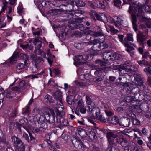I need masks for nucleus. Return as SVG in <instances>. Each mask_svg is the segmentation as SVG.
<instances>
[{
	"instance_id": "obj_38",
	"label": "nucleus",
	"mask_w": 151,
	"mask_h": 151,
	"mask_svg": "<svg viewBox=\"0 0 151 151\" xmlns=\"http://www.w3.org/2000/svg\"><path fill=\"white\" fill-rule=\"evenodd\" d=\"M114 5L120 8V6L121 5V2L120 0H114Z\"/></svg>"
},
{
	"instance_id": "obj_4",
	"label": "nucleus",
	"mask_w": 151,
	"mask_h": 151,
	"mask_svg": "<svg viewBox=\"0 0 151 151\" xmlns=\"http://www.w3.org/2000/svg\"><path fill=\"white\" fill-rule=\"evenodd\" d=\"M84 43L86 45H93L92 47V50L94 52L93 53L94 55L97 54L98 51L103 49L101 47L104 44L100 41V39H95L93 40H91L89 42H85Z\"/></svg>"
},
{
	"instance_id": "obj_21",
	"label": "nucleus",
	"mask_w": 151,
	"mask_h": 151,
	"mask_svg": "<svg viewBox=\"0 0 151 151\" xmlns=\"http://www.w3.org/2000/svg\"><path fill=\"white\" fill-rule=\"evenodd\" d=\"M42 113L45 116L47 115L48 116H49L50 115V113L53 114L54 113V111L51 109L46 108L43 111Z\"/></svg>"
},
{
	"instance_id": "obj_16",
	"label": "nucleus",
	"mask_w": 151,
	"mask_h": 151,
	"mask_svg": "<svg viewBox=\"0 0 151 151\" xmlns=\"http://www.w3.org/2000/svg\"><path fill=\"white\" fill-rule=\"evenodd\" d=\"M88 35H87L86 38L87 39L89 37V35H91L94 36L95 37H96L99 36H102L103 35V33L101 32L98 31L97 32H94L89 30L88 31Z\"/></svg>"
},
{
	"instance_id": "obj_8",
	"label": "nucleus",
	"mask_w": 151,
	"mask_h": 151,
	"mask_svg": "<svg viewBox=\"0 0 151 151\" xmlns=\"http://www.w3.org/2000/svg\"><path fill=\"white\" fill-rule=\"evenodd\" d=\"M32 58L34 61L35 66L33 67L32 69V72L33 73H36L37 72V65L40 63H42L44 62V60L40 57H37L35 55H33L32 56Z\"/></svg>"
},
{
	"instance_id": "obj_57",
	"label": "nucleus",
	"mask_w": 151,
	"mask_h": 151,
	"mask_svg": "<svg viewBox=\"0 0 151 151\" xmlns=\"http://www.w3.org/2000/svg\"><path fill=\"white\" fill-rule=\"evenodd\" d=\"M53 72L56 75H59L60 73V71L57 68L54 69L53 70Z\"/></svg>"
},
{
	"instance_id": "obj_5",
	"label": "nucleus",
	"mask_w": 151,
	"mask_h": 151,
	"mask_svg": "<svg viewBox=\"0 0 151 151\" xmlns=\"http://www.w3.org/2000/svg\"><path fill=\"white\" fill-rule=\"evenodd\" d=\"M34 45L35 46V48L36 49L35 50V51H37V50H38V53L42 57L46 58V55L45 52L42 51L40 49V48L42 47V42L39 40L38 38H36L34 39L33 41Z\"/></svg>"
},
{
	"instance_id": "obj_27",
	"label": "nucleus",
	"mask_w": 151,
	"mask_h": 151,
	"mask_svg": "<svg viewBox=\"0 0 151 151\" xmlns=\"http://www.w3.org/2000/svg\"><path fill=\"white\" fill-rule=\"evenodd\" d=\"M119 74L120 75H123L125 74H126L127 72L126 69L124 66H120V68H119Z\"/></svg>"
},
{
	"instance_id": "obj_12",
	"label": "nucleus",
	"mask_w": 151,
	"mask_h": 151,
	"mask_svg": "<svg viewBox=\"0 0 151 151\" xmlns=\"http://www.w3.org/2000/svg\"><path fill=\"white\" fill-rule=\"evenodd\" d=\"M106 136L110 145L111 147L113 146L114 145V139L115 138H116L118 136L114 134L112 132H110L108 133Z\"/></svg>"
},
{
	"instance_id": "obj_11",
	"label": "nucleus",
	"mask_w": 151,
	"mask_h": 151,
	"mask_svg": "<svg viewBox=\"0 0 151 151\" xmlns=\"http://www.w3.org/2000/svg\"><path fill=\"white\" fill-rule=\"evenodd\" d=\"M134 77V79L135 80L136 84L139 86L141 87V89H144L145 86L143 85V82L142 80L141 79L140 75L138 74H134L133 75Z\"/></svg>"
},
{
	"instance_id": "obj_49",
	"label": "nucleus",
	"mask_w": 151,
	"mask_h": 151,
	"mask_svg": "<svg viewBox=\"0 0 151 151\" xmlns=\"http://www.w3.org/2000/svg\"><path fill=\"white\" fill-rule=\"evenodd\" d=\"M78 111H79L80 112L83 114L86 113V109L85 108H78Z\"/></svg>"
},
{
	"instance_id": "obj_13",
	"label": "nucleus",
	"mask_w": 151,
	"mask_h": 151,
	"mask_svg": "<svg viewBox=\"0 0 151 151\" xmlns=\"http://www.w3.org/2000/svg\"><path fill=\"white\" fill-rule=\"evenodd\" d=\"M91 17L93 19H95V17H96V18L99 20L103 21L104 22H107L108 19L106 15L104 14H102L101 15H99L98 14L96 13L95 12H94L93 14L91 15Z\"/></svg>"
},
{
	"instance_id": "obj_10",
	"label": "nucleus",
	"mask_w": 151,
	"mask_h": 151,
	"mask_svg": "<svg viewBox=\"0 0 151 151\" xmlns=\"http://www.w3.org/2000/svg\"><path fill=\"white\" fill-rule=\"evenodd\" d=\"M17 114V111L16 109L12 111L11 108H8L4 111V116L6 117L14 118L16 116Z\"/></svg>"
},
{
	"instance_id": "obj_54",
	"label": "nucleus",
	"mask_w": 151,
	"mask_h": 151,
	"mask_svg": "<svg viewBox=\"0 0 151 151\" xmlns=\"http://www.w3.org/2000/svg\"><path fill=\"white\" fill-rule=\"evenodd\" d=\"M78 106L80 107V108H83L84 107V105L83 102L81 101H79L78 102Z\"/></svg>"
},
{
	"instance_id": "obj_28",
	"label": "nucleus",
	"mask_w": 151,
	"mask_h": 151,
	"mask_svg": "<svg viewBox=\"0 0 151 151\" xmlns=\"http://www.w3.org/2000/svg\"><path fill=\"white\" fill-rule=\"evenodd\" d=\"M74 99V96L70 95L67 97L66 100L68 103L70 105H71L72 101H73Z\"/></svg>"
},
{
	"instance_id": "obj_14",
	"label": "nucleus",
	"mask_w": 151,
	"mask_h": 151,
	"mask_svg": "<svg viewBox=\"0 0 151 151\" xmlns=\"http://www.w3.org/2000/svg\"><path fill=\"white\" fill-rule=\"evenodd\" d=\"M117 143L121 145L122 147H126L128 144V141L127 139L124 137L118 136L116 139Z\"/></svg>"
},
{
	"instance_id": "obj_44",
	"label": "nucleus",
	"mask_w": 151,
	"mask_h": 151,
	"mask_svg": "<svg viewBox=\"0 0 151 151\" xmlns=\"http://www.w3.org/2000/svg\"><path fill=\"white\" fill-rule=\"evenodd\" d=\"M129 119H125L123 121V125L125 127H127L129 126Z\"/></svg>"
},
{
	"instance_id": "obj_46",
	"label": "nucleus",
	"mask_w": 151,
	"mask_h": 151,
	"mask_svg": "<svg viewBox=\"0 0 151 151\" xmlns=\"http://www.w3.org/2000/svg\"><path fill=\"white\" fill-rule=\"evenodd\" d=\"M133 35L131 34H128L127 35V39L129 41H133Z\"/></svg>"
},
{
	"instance_id": "obj_3",
	"label": "nucleus",
	"mask_w": 151,
	"mask_h": 151,
	"mask_svg": "<svg viewBox=\"0 0 151 151\" xmlns=\"http://www.w3.org/2000/svg\"><path fill=\"white\" fill-rule=\"evenodd\" d=\"M58 97H56V99L58 101V103L59 102V104L61 106L60 108L59 107L57 109L55 110V112L56 113V121L57 122L59 123L61 122L60 118L63 117L65 114V113L63 111V103L62 101V95L60 93H57Z\"/></svg>"
},
{
	"instance_id": "obj_53",
	"label": "nucleus",
	"mask_w": 151,
	"mask_h": 151,
	"mask_svg": "<svg viewBox=\"0 0 151 151\" xmlns=\"http://www.w3.org/2000/svg\"><path fill=\"white\" fill-rule=\"evenodd\" d=\"M122 43L125 47H127L128 48H130L132 50H134L133 48L131 47L127 42H122Z\"/></svg>"
},
{
	"instance_id": "obj_42",
	"label": "nucleus",
	"mask_w": 151,
	"mask_h": 151,
	"mask_svg": "<svg viewBox=\"0 0 151 151\" xmlns=\"http://www.w3.org/2000/svg\"><path fill=\"white\" fill-rule=\"evenodd\" d=\"M86 101L88 105V106H91V104L92 103H93V102L91 101L90 98L88 96H86Z\"/></svg>"
},
{
	"instance_id": "obj_23",
	"label": "nucleus",
	"mask_w": 151,
	"mask_h": 151,
	"mask_svg": "<svg viewBox=\"0 0 151 151\" xmlns=\"http://www.w3.org/2000/svg\"><path fill=\"white\" fill-rule=\"evenodd\" d=\"M124 100L125 102L131 103H133L135 101L133 97L129 96L125 97Z\"/></svg>"
},
{
	"instance_id": "obj_17",
	"label": "nucleus",
	"mask_w": 151,
	"mask_h": 151,
	"mask_svg": "<svg viewBox=\"0 0 151 151\" xmlns=\"http://www.w3.org/2000/svg\"><path fill=\"white\" fill-rule=\"evenodd\" d=\"M96 131L94 129H89L88 132V135L91 139H94L96 137Z\"/></svg>"
},
{
	"instance_id": "obj_48",
	"label": "nucleus",
	"mask_w": 151,
	"mask_h": 151,
	"mask_svg": "<svg viewBox=\"0 0 151 151\" xmlns=\"http://www.w3.org/2000/svg\"><path fill=\"white\" fill-rule=\"evenodd\" d=\"M14 95V94L12 92H9L6 94V97L9 98H12Z\"/></svg>"
},
{
	"instance_id": "obj_33",
	"label": "nucleus",
	"mask_w": 151,
	"mask_h": 151,
	"mask_svg": "<svg viewBox=\"0 0 151 151\" xmlns=\"http://www.w3.org/2000/svg\"><path fill=\"white\" fill-rule=\"evenodd\" d=\"M24 145L23 144H21L18 148L19 151H30V150L29 148H27V149L25 151L24 150Z\"/></svg>"
},
{
	"instance_id": "obj_22",
	"label": "nucleus",
	"mask_w": 151,
	"mask_h": 151,
	"mask_svg": "<svg viewBox=\"0 0 151 151\" xmlns=\"http://www.w3.org/2000/svg\"><path fill=\"white\" fill-rule=\"evenodd\" d=\"M25 64L23 63H19L17 64L16 66V71L17 73H20L21 70L24 69L25 67Z\"/></svg>"
},
{
	"instance_id": "obj_41",
	"label": "nucleus",
	"mask_w": 151,
	"mask_h": 151,
	"mask_svg": "<svg viewBox=\"0 0 151 151\" xmlns=\"http://www.w3.org/2000/svg\"><path fill=\"white\" fill-rule=\"evenodd\" d=\"M106 68H102L99 69L97 70L94 72V74L96 75H98L101 73H102V71L103 70H105Z\"/></svg>"
},
{
	"instance_id": "obj_56",
	"label": "nucleus",
	"mask_w": 151,
	"mask_h": 151,
	"mask_svg": "<svg viewBox=\"0 0 151 151\" xmlns=\"http://www.w3.org/2000/svg\"><path fill=\"white\" fill-rule=\"evenodd\" d=\"M23 137L25 138L26 140L28 142H29V140L27 134L24 132L23 134Z\"/></svg>"
},
{
	"instance_id": "obj_9",
	"label": "nucleus",
	"mask_w": 151,
	"mask_h": 151,
	"mask_svg": "<svg viewBox=\"0 0 151 151\" xmlns=\"http://www.w3.org/2000/svg\"><path fill=\"white\" fill-rule=\"evenodd\" d=\"M72 143L74 147L76 148L80 149L86 147V146L80 139L74 137L72 139Z\"/></svg>"
},
{
	"instance_id": "obj_37",
	"label": "nucleus",
	"mask_w": 151,
	"mask_h": 151,
	"mask_svg": "<svg viewBox=\"0 0 151 151\" xmlns=\"http://www.w3.org/2000/svg\"><path fill=\"white\" fill-rule=\"evenodd\" d=\"M30 107L27 106L25 109L24 111L23 112V114L24 115H28L30 113Z\"/></svg>"
},
{
	"instance_id": "obj_6",
	"label": "nucleus",
	"mask_w": 151,
	"mask_h": 151,
	"mask_svg": "<svg viewBox=\"0 0 151 151\" xmlns=\"http://www.w3.org/2000/svg\"><path fill=\"white\" fill-rule=\"evenodd\" d=\"M94 103H92L91 105L88 106V108L89 109V111L90 114L93 116L94 118H96L100 114V110L98 107H94Z\"/></svg>"
},
{
	"instance_id": "obj_1",
	"label": "nucleus",
	"mask_w": 151,
	"mask_h": 151,
	"mask_svg": "<svg viewBox=\"0 0 151 151\" xmlns=\"http://www.w3.org/2000/svg\"><path fill=\"white\" fill-rule=\"evenodd\" d=\"M39 112V111L37 108H34L32 111L33 115H34V116H32L29 117V121L31 123L37 122L41 126H43V125L44 126L46 125V126H47L45 123L47 121V119H46L45 117L43 116L40 115Z\"/></svg>"
},
{
	"instance_id": "obj_62",
	"label": "nucleus",
	"mask_w": 151,
	"mask_h": 151,
	"mask_svg": "<svg viewBox=\"0 0 151 151\" xmlns=\"http://www.w3.org/2000/svg\"><path fill=\"white\" fill-rule=\"evenodd\" d=\"M116 111L119 113H122L124 111V109L122 107H119L116 109Z\"/></svg>"
},
{
	"instance_id": "obj_60",
	"label": "nucleus",
	"mask_w": 151,
	"mask_h": 151,
	"mask_svg": "<svg viewBox=\"0 0 151 151\" xmlns=\"http://www.w3.org/2000/svg\"><path fill=\"white\" fill-rule=\"evenodd\" d=\"M130 69L133 72H135L137 70V67L135 66H131L130 67Z\"/></svg>"
},
{
	"instance_id": "obj_39",
	"label": "nucleus",
	"mask_w": 151,
	"mask_h": 151,
	"mask_svg": "<svg viewBox=\"0 0 151 151\" xmlns=\"http://www.w3.org/2000/svg\"><path fill=\"white\" fill-rule=\"evenodd\" d=\"M45 98L46 99L47 102L50 103L53 102L52 100L51 99V96L48 95H47L45 97Z\"/></svg>"
},
{
	"instance_id": "obj_34",
	"label": "nucleus",
	"mask_w": 151,
	"mask_h": 151,
	"mask_svg": "<svg viewBox=\"0 0 151 151\" xmlns=\"http://www.w3.org/2000/svg\"><path fill=\"white\" fill-rule=\"evenodd\" d=\"M20 55L21 57L25 59L24 62L25 64L26 65L27 62L29 60V57L28 55L24 54H21Z\"/></svg>"
},
{
	"instance_id": "obj_61",
	"label": "nucleus",
	"mask_w": 151,
	"mask_h": 151,
	"mask_svg": "<svg viewBox=\"0 0 151 151\" xmlns=\"http://www.w3.org/2000/svg\"><path fill=\"white\" fill-rule=\"evenodd\" d=\"M144 71L146 73H149L151 74V69L149 67H147L145 69Z\"/></svg>"
},
{
	"instance_id": "obj_32",
	"label": "nucleus",
	"mask_w": 151,
	"mask_h": 151,
	"mask_svg": "<svg viewBox=\"0 0 151 151\" xmlns=\"http://www.w3.org/2000/svg\"><path fill=\"white\" fill-rule=\"evenodd\" d=\"M97 7L104 9L105 8V5L100 2V0L96 2Z\"/></svg>"
},
{
	"instance_id": "obj_31",
	"label": "nucleus",
	"mask_w": 151,
	"mask_h": 151,
	"mask_svg": "<svg viewBox=\"0 0 151 151\" xmlns=\"http://www.w3.org/2000/svg\"><path fill=\"white\" fill-rule=\"evenodd\" d=\"M52 115L49 116V118L48 120H47V121L49 123H52L55 122V117L54 116L55 113L52 114Z\"/></svg>"
},
{
	"instance_id": "obj_24",
	"label": "nucleus",
	"mask_w": 151,
	"mask_h": 151,
	"mask_svg": "<svg viewBox=\"0 0 151 151\" xmlns=\"http://www.w3.org/2000/svg\"><path fill=\"white\" fill-rule=\"evenodd\" d=\"M12 142L15 144L18 145L22 143V142L20 139L15 136L12 137Z\"/></svg>"
},
{
	"instance_id": "obj_20",
	"label": "nucleus",
	"mask_w": 151,
	"mask_h": 151,
	"mask_svg": "<svg viewBox=\"0 0 151 151\" xmlns=\"http://www.w3.org/2000/svg\"><path fill=\"white\" fill-rule=\"evenodd\" d=\"M96 118L102 122H106L110 120V118L109 116L108 118H106L103 114H100Z\"/></svg>"
},
{
	"instance_id": "obj_2",
	"label": "nucleus",
	"mask_w": 151,
	"mask_h": 151,
	"mask_svg": "<svg viewBox=\"0 0 151 151\" xmlns=\"http://www.w3.org/2000/svg\"><path fill=\"white\" fill-rule=\"evenodd\" d=\"M128 12L132 14V23L134 29L136 30L137 29L136 25L137 20L136 14L137 16L142 17L144 15V12L139 7H137L136 8L135 7L132 8L130 6L129 7Z\"/></svg>"
},
{
	"instance_id": "obj_35",
	"label": "nucleus",
	"mask_w": 151,
	"mask_h": 151,
	"mask_svg": "<svg viewBox=\"0 0 151 151\" xmlns=\"http://www.w3.org/2000/svg\"><path fill=\"white\" fill-rule=\"evenodd\" d=\"M142 56L144 58L146 59L149 58L151 59V55H150L149 53L147 51L145 52Z\"/></svg>"
},
{
	"instance_id": "obj_15",
	"label": "nucleus",
	"mask_w": 151,
	"mask_h": 151,
	"mask_svg": "<svg viewBox=\"0 0 151 151\" xmlns=\"http://www.w3.org/2000/svg\"><path fill=\"white\" fill-rule=\"evenodd\" d=\"M113 52L110 51H106L103 54V59L106 60H111L112 61Z\"/></svg>"
},
{
	"instance_id": "obj_51",
	"label": "nucleus",
	"mask_w": 151,
	"mask_h": 151,
	"mask_svg": "<svg viewBox=\"0 0 151 151\" xmlns=\"http://www.w3.org/2000/svg\"><path fill=\"white\" fill-rule=\"evenodd\" d=\"M145 10L147 12H151V6L149 5L146 6L145 7Z\"/></svg>"
},
{
	"instance_id": "obj_47",
	"label": "nucleus",
	"mask_w": 151,
	"mask_h": 151,
	"mask_svg": "<svg viewBox=\"0 0 151 151\" xmlns=\"http://www.w3.org/2000/svg\"><path fill=\"white\" fill-rule=\"evenodd\" d=\"M131 132V130L130 129H125L124 130L121 131V133L125 135H127V133H129Z\"/></svg>"
},
{
	"instance_id": "obj_25",
	"label": "nucleus",
	"mask_w": 151,
	"mask_h": 151,
	"mask_svg": "<svg viewBox=\"0 0 151 151\" xmlns=\"http://www.w3.org/2000/svg\"><path fill=\"white\" fill-rule=\"evenodd\" d=\"M5 19V16L3 15L0 18V28H2L6 25V23L4 22Z\"/></svg>"
},
{
	"instance_id": "obj_45",
	"label": "nucleus",
	"mask_w": 151,
	"mask_h": 151,
	"mask_svg": "<svg viewBox=\"0 0 151 151\" xmlns=\"http://www.w3.org/2000/svg\"><path fill=\"white\" fill-rule=\"evenodd\" d=\"M23 127L24 128L25 130L28 132L29 133V136L30 137V139L31 140H33L35 139V137L32 135L30 133L28 130V129H27L26 127H25L24 126H23Z\"/></svg>"
},
{
	"instance_id": "obj_29",
	"label": "nucleus",
	"mask_w": 151,
	"mask_h": 151,
	"mask_svg": "<svg viewBox=\"0 0 151 151\" xmlns=\"http://www.w3.org/2000/svg\"><path fill=\"white\" fill-rule=\"evenodd\" d=\"M76 5L78 7H84L85 6V3L81 0H77L75 1Z\"/></svg>"
},
{
	"instance_id": "obj_43",
	"label": "nucleus",
	"mask_w": 151,
	"mask_h": 151,
	"mask_svg": "<svg viewBox=\"0 0 151 151\" xmlns=\"http://www.w3.org/2000/svg\"><path fill=\"white\" fill-rule=\"evenodd\" d=\"M133 124L135 125H139L140 124V121L137 119L134 118L132 120Z\"/></svg>"
},
{
	"instance_id": "obj_63",
	"label": "nucleus",
	"mask_w": 151,
	"mask_h": 151,
	"mask_svg": "<svg viewBox=\"0 0 151 151\" xmlns=\"http://www.w3.org/2000/svg\"><path fill=\"white\" fill-rule=\"evenodd\" d=\"M49 148L51 150L53 151H56V149L53 145H49Z\"/></svg>"
},
{
	"instance_id": "obj_36",
	"label": "nucleus",
	"mask_w": 151,
	"mask_h": 151,
	"mask_svg": "<svg viewBox=\"0 0 151 151\" xmlns=\"http://www.w3.org/2000/svg\"><path fill=\"white\" fill-rule=\"evenodd\" d=\"M17 56L18 55L17 54H13L12 56L10 58V63H13L14 61L16 60Z\"/></svg>"
},
{
	"instance_id": "obj_7",
	"label": "nucleus",
	"mask_w": 151,
	"mask_h": 151,
	"mask_svg": "<svg viewBox=\"0 0 151 151\" xmlns=\"http://www.w3.org/2000/svg\"><path fill=\"white\" fill-rule=\"evenodd\" d=\"M141 87L140 88V90L139 87H136L133 88L131 91H130L131 93V92L133 94L135 95V99L138 98L137 99H139V100L144 99L143 95L140 92V90H144V88L141 89Z\"/></svg>"
},
{
	"instance_id": "obj_40",
	"label": "nucleus",
	"mask_w": 151,
	"mask_h": 151,
	"mask_svg": "<svg viewBox=\"0 0 151 151\" xmlns=\"http://www.w3.org/2000/svg\"><path fill=\"white\" fill-rule=\"evenodd\" d=\"M96 63H99L101 66H105L106 65V63L104 62L101 61L100 60H97L95 61Z\"/></svg>"
},
{
	"instance_id": "obj_55",
	"label": "nucleus",
	"mask_w": 151,
	"mask_h": 151,
	"mask_svg": "<svg viewBox=\"0 0 151 151\" xmlns=\"http://www.w3.org/2000/svg\"><path fill=\"white\" fill-rule=\"evenodd\" d=\"M103 78L100 76H97L94 78V81L96 82L100 81L103 80Z\"/></svg>"
},
{
	"instance_id": "obj_64",
	"label": "nucleus",
	"mask_w": 151,
	"mask_h": 151,
	"mask_svg": "<svg viewBox=\"0 0 151 151\" xmlns=\"http://www.w3.org/2000/svg\"><path fill=\"white\" fill-rule=\"evenodd\" d=\"M91 151H100V149L96 147H94L91 149Z\"/></svg>"
},
{
	"instance_id": "obj_50",
	"label": "nucleus",
	"mask_w": 151,
	"mask_h": 151,
	"mask_svg": "<svg viewBox=\"0 0 151 151\" xmlns=\"http://www.w3.org/2000/svg\"><path fill=\"white\" fill-rule=\"evenodd\" d=\"M110 28L112 32L115 34L119 32L118 30L115 29L113 26H111L110 27Z\"/></svg>"
},
{
	"instance_id": "obj_58",
	"label": "nucleus",
	"mask_w": 151,
	"mask_h": 151,
	"mask_svg": "<svg viewBox=\"0 0 151 151\" xmlns=\"http://www.w3.org/2000/svg\"><path fill=\"white\" fill-rule=\"evenodd\" d=\"M44 125L43 126L41 125V127H39V133H41L42 132H44L45 130V127H42L44 126Z\"/></svg>"
},
{
	"instance_id": "obj_52",
	"label": "nucleus",
	"mask_w": 151,
	"mask_h": 151,
	"mask_svg": "<svg viewBox=\"0 0 151 151\" xmlns=\"http://www.w3.org/2000/svg\"><path fill=\"white\" fill-rule=\"evenodd\" d=\"M20 124L24 125L26 124V122L25 121L24 118L23 117L20 119L19 121Z\"/></svg>"
},
{
	"instance_id": "obj_59",
	"label": "nucleus",
	"mask_w": 151,
	"mask_h": 151,
	"mask_svg": "<svg viewBox=\"0 0 151 151\" xmlns=\"http://www.w3.org/2000/svg\"><path fill=\"white\" fill-rule=\"evenodd\" d=\"M144 66L151 67V62L149 61H144Z\"/></svg>"
},
{
	"instance_id": "obj_26",
	"label": "nucleus",
	"mask_w": 151,
	"mask_h": 151,
	"mask_svg": "<svg viewBox=\"0 0 151 151\" xmlns=\"http://www.w3.org/2000/svg\"><path fill=\"white\" fill-rule=\"evenodd\" d=\"M119 118L116 116L113 117L111 120V122L113 124L116 125L118 124L119 123Z\"/></svg>"
},
{
	"instance_id": "obj_30",
	"label": "nucleus",
	"mask_w": 151,
	"mask_h": 151,
	"mask_svg": "<svg viewBox=\"0 0 151 151\" xmlns=\"http://www.w3.org/2000/svg\"><path fill=\"white\" fill-rule=\"evenodd\" d=\"M113 55L112 61L120 59L122 57V56L120 55L115 52H113Z\"/></svg>"
},
{
	"instance_id": "obj_19",
	"label": "nucleus",
	"mask_w": 151,
	"mask_h": 151,
	"mask_svg": "<svg viewBox=\"0 0 151 151\" xmlns=\"http://www.w3.org/2000/svg\"><path fill=\"white\" fill-rule=\"evenodd\" d=\"M137 39L138 41L143 43L146 39V37L141 32H139L137 34Z\"/></svg>"
},
{
	"instance_id": "obj_18",
	"label": "nucleus",
	"mask_w": 151,
	"mask_h": 151,
	"mask_svg": "<svg viewBox=\"0 0 151 151\" xmlns=\"http://www.w3.org/2000/svg\"><path fill=\"white\" fill-rule=\"evenodd\" d=\"M78 132L79 135L82 138H85L88 135V134L84 129L79 128L78 129Z\"/></svg>"
}]
</instances>
